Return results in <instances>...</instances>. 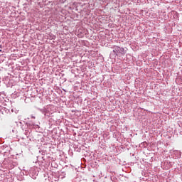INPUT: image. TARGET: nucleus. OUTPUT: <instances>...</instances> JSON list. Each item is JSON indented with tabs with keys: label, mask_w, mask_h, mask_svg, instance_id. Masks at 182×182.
<instances>
[{
	"label": "nucleus",
	"mask_w": 182,
	"mask_h": 182,
	"mask_svg": "<svg viewBox=\"0 0 182 182\" xmlns=\"http://www.w3.org/2000/svg\"><path fill=\"white\" fill-rule=\"evenodd\" d=\"M114 53H115V55H117L118 53H122V52H123V48L115 46H114V50H113Z\"/></svg>",
	"instance_id": "obj_1"
},
{
	"label": "nucleus",
	"mask_w": 182,
	"mask_h": 182,
	"mask_svg": "<svg viewBox=\"0 0 182 182\" xmlns=\"http://www.w3.org/2000/svg\"><path fill=\"white\" fill-rule=\"evenodd\" d=\"M0 52H2V50H0Z\"/></svg>",
	"instance_id": "obj_2"
}]
</instances>
